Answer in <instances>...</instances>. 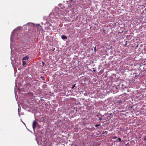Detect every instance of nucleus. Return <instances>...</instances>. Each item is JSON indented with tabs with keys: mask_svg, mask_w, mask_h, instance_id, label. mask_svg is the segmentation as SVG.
<instances>
[{
	"mask_svg": "<svg viewBox=\"0 0 146 146\" xmlns=\"http://www.w3.org/2000/svg\"><path fill=\"white\" fill-rule=\"evenodd\" d=\"M74 4L70 5L69 6L68 8V10L67 11L68 12L69 10L70 11L72 10H73L74 9Z\"/></svg>",
	"mask_w": 146,
	"mask_h": 146,
	"instance_id": "f257e3e1",
	"label": "nucleus"
},
{
	"mask_svg": "<svg viewBox=\"0 0 146 146\" xmlns=\"http://www.w3.org/2000/svg\"><path fill=\"white\" fill-rule=\"evenodd\" d=\"M38 123L36 120H35L34 121L32 125L33 128L34 130L35 129L36 125H38Z\"/></svg>",
	"mask_w": 146,
	"mask_h": 146,
	"instance_id": "f03ea898",
	"label": "nucleus"
},
{
	"mask_svg": "<svg viewBox=\"0 0 146 146\" xmlns=\"http://www.w3.org/2000/svg\"><path fill=\"white\" fill-rule=\"evenodd\" d=\"M61 38L63 40L66 39L67 38L66 36L63 35L61 36Z\"/></svg>",
	"mask_w": 146,
	"mask_h": 146,
	"instance_id": "7ed1b4c3",
	"label": "nucleus"
},
{
	"mask_svg": "<svg viewBox=\"0 0 146 146\" xmlns=\"http://www.w3.org/2000/svg\"><path fill=\"white\" fill-rule=\"evenodd\" d=\"M108 133V131H103L102 134L104 136L106 135Z\"/></svg>",
	"mask_w": 146,
	"mask_h": 146,
	"instance_id": "20e7f679",
	"label": "nucleus"
},
{
	"mask_svg": "<svg viewBox=\"0 0 146 146\" xmlns=\"http://www.w3.org/2000/svg\"><path fill=\"white\" fill-rule=\"evenodd\" d=\"M29 59V57L27 56H26L24 57L23 58V60H28Z\"/></svg>",
	"mask_w": 146,
	"mask_h": 146,
	"instance_id": "39448f33",
	"label": "nucleus"
},
{
	"mask_svg": "<svg viewBox=\"0 0 146 146\" xmlns=\"http://www.w3.org/2000/svg\"><path fill=\"white\" fill-rule=\"evenodd\" d=\"M112 117V114L111 113L110 114V116L108 115L107 116L108 119H110Z\"/></svg>",
	"mask_w": 146,
	"mask_h": 146,
	"instance_id": "423d86ee",
	"label": "nucleus"
},
{
	"mask_svg": "<svg viewBox=\"0 0 146 146\" xmlns=\"http://www.w3.org/2000/svg\"><path fill=\"white\" fill-rule=\"evenodd\" d=\"M23 63L22 65L23 66H24L26 64V61H23Z\"/></svg>",
	"mask_w": 146,
	"mask_h": 146,
	"instance_id": "0eeeda50",
	"label": "nucleus"
},
{
	"mask_svg": "<svg viewBox=\"0 0 146 146\" xmlns=\"http://www.w3.org/2000/svg\"><path fill=\"white\" fill-rule=\"evenodd\" d=\"M122 102V101L121 100H118V101L116 102V103L119 104L120 103H121Z\"/></svg>",
	"mask_w": 146,
	"mask_h": 146,
	"instance_id": "6e6552de",
	"label": "nucleus"
},
{
	"mask_svg": "<svg viewBox=\"0 0 146 146\" xmlns=\"http://www.w3.org/2000/svg\"><path fill=\"white\" fill-rule=\"evenodd\" d=\"M118 139L119 140V142H121L122 141L121 140V139L120 137L118 138Z\"/></svg>",
	"mask_w": 146,
	"mask_h": 146,
	"instance_id": "1a4fd4ad",
	"label": "nucleus"
},
{
	"mask_svg": "<svg viewBox=\"0 0 146 146\" xmlns=\"http://www.w3.org/2000/svg\"><path fill=\"white\" fill-rule=\"evenodd\" d=\"M40 78L42 79V80H45V78H44L43 76H41Z\"/></svg>",
	"mask_w": 146,
	"mask_h": 146,
	"instance_id": "9d476101",
	"label": "nucleus"
},
{
	"mask_svg": "<svg viewBox=\"0 0 146 146\" xmlns=\"http://www.w3.org/2000/svg\"><path fill=\"white\" fill-rule=\"evenodd\" d=\"M75 85H76V84H74L73 86H72V87L71 88L72 89H73L75 87Z\"/></svg>",
	"mask_w": 146,
	"mask_h": 146,
	"instance_id": "9b49d317",
	"label": "nucleus"
},
{
	"mask_svg": "<svg viewBox=\"0 0 146 146\" xmlns=\"http://www.w3.org/2000/svg\"><path fill=\"white\" fill-rule=\"evenodd\" d=\"M100 126V124L96 125H95V126L96 127H98V126Z\"/></svg>",
	"mask_w": 146,
	"mask_h": 146,
	"instance_id": "f8f14e48",
	"label": "nucleus"
},
{
	"mask_svg": "<svg viewBox=\"0 0 146 146\" xmlns=\"http://www.w3.org/2000/svg\"><path fill=\"white\" fill-rule=\"evenodd\" d=\"M117 138V137L115 136V137H113V139H115Z\"/></svg>",
	"mask_w": 146,
	"mask_h": 146,
	"instance_id": "ddd939ff",
	"label": "nucleus"
},
{
	"mask_svg": "<svg viewBox=\"0 0 146 146\" xmlns=\"http://www.w3.org/2000/svg\"><path fill=\"white\" fill-rule=\"evenodd\" d=\"M102 119L101 118H99L98 119V120L99 121H101Z\"/></svg>",
	"mask_w": 146,
	"mask_h": 146,
	"instance_id": "4468645a",
	"label": "nucleus"
},
{
	"mask_svg": "<svg viewBox=\"0 0 146 146\" xmlns=\"http://www.w3.org/2000/svg\"><path fill=\"white\" fill-rule=\"evenodd\" d=\"M144 140L146 141V136L144 137Z\"/></svg>",
	"mask_w": 146,
	"mask_h": 146,
	"instance_id": "2eb2a0df",
	"label": "nucleus"
},
{
	"mask_svg": "<svg viewBox=\"0 0 146 146\" xmlns=\"http://www.w3.org/2000/svg\"><path fill=\"white\" fill-rule=\"evenodd\" d=\"M42 64H43V65H44V62H42Z\"/></svg>",
	"mask_w": 146,
	"mask_h": 146,
	"instance_id": "dca6fc26",
	"label": "nucleus"
},
{
	"mask_svg": "<svg viewBox=\"0 0 146 146\" xmlns=\"http://www.w3.org/2000/svg\"><path fill=\"white\" fill-rule=\"evenodd\" d=\"M127 45V43H126L125 44V45Z\"/></svg>",
	"mask_w": 146,
	"mask_h": 146,
	"instance_id": "f3484780",
	"label": "nucleus"
},
{
	"mask_svg": "<svg viewBox=\"0 0 146 146\" xmlns=\"http://www.w3.org/2000/svg\"><path fill=\"white\" fill-rule=\"evenodd\" d=\"M145 10H146V8L145 9Z\"/></svg>",
	"mask_w": 146,
	"mask_h": 146,
	"instance_id": "a211bd4d",
	"label": "nucleus"
},
{
	"mask_svg": "<svg viewBox=\"0 0 146 146\" xmlns=\"http://www.w3.org/2000/svg\"><path fill=\"white\" fill-rule=\"evenodd\" d=\"M95 70H94L93 71L94 72H95Z\"/></svg>",
	"mask_w": 146,
	"mask_h": 146,
	"instance_id": "6ab92c4d",
	"label": "nucleus"
},
{
	"mask_svg": "<svg viewBox=\"0 0 146 146\" xmlns=\"http://www.w3.org/2000/svg\"><path fill=\"white\" fill-rule=\"evenodd\" d=\"M123 86V84L122 85V86Z\"/></svg>",
	"mask_w": 146,
	"mask_h": 146,
	"instance_id": "aec40b11",
	"label": "nucleus"
},
{
	"mask_svg": "<svg viewBox=\"0 0 146 146\" xmlns=\"http://www.w3.org/2000/svg\"><path fill=\"white\" fill-rule=\"evenodd\" d=\"M145 7H146V6H145Z\"/></svg>",
	"mask_w": 146,
	"mask_h": 146,
	"instance_id": "412c9836",
	"label": "nucleus"
}]
</instances>
